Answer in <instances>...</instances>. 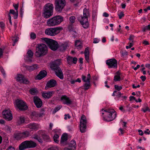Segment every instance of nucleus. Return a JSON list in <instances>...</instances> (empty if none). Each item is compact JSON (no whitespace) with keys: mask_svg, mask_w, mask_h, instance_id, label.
Segmentation results:
<instances>
[{"mask_svg":"<svg viewBox=\"0 0 150 150\" xmlns=\"http://www.w3.org/2000/svg\"><path fill=\"white\" fill-rule=\"evenodd\" d=\"M62 107V106L61 105H59L56 107L52 112L53 113L55 114L56 112L59 110Z\"/></svg>","mask_w":150,"mask_h":150,"instance_id":"e433bc0d","label":"nucleus"},{"mask_svg":"<svg viewBox=\"0 0 150 150\" xmlns=\"http://www.w3.org/2000/svg\"><path fill=\"white\" fill-rule=\"evenodd\" d=\"M148 30V28L147 27V26H144L143 28H142V31L143 32H145L146 30Z\"/></svg>","mask_w":150,"mask_h":150,"instance_id":"0e129e2a","label":"nucleus"},{"mask_svg":"<svg viewBox=\"0 0 150 150\" xmlns=\"http://www.w3.org/2000/svg\"><path fill=\"white\" fill-rule=\"evenodd\" d=\"M21 136L22 138H23L28 137L30 134V132L28 131H25L21 133Z\"/></svg>","mask_w":150,"mask_h":150,"instance_id":"2f4dec72","label":"nucleus"},{"mask_svg":"<svg viewBox=\"0 0 150 150\" xmlns=\"http://www.w3.org/2000/svg\"><path fill=\"white\" fill-rule=\"evenodd\" d=\"M54 70L55 72L56 76L61 79H64L63 73L60 68L58 67L54 68Z\"/></svg>","mask_w":150,"mask_h":150,"instance_id":"2eb2a0df","label":"nucleus"},{"mask_svg":"<svg viewBox=\"0 0 150 150\" xmlns=\"http://www.w3.org/2000/svg\"><path fill=\"white\" fill-rule=\"evenodd\" d=\"M100 113L104 120L106 121H111L115 119L117 116L115 111L112 109L109 108L106 110L102 109Z\"/></svg>","mask_w":150,"mask_h":150,"instance_id":"f257e3e1","label":"nucleus"},{"mask_svg":"<svg viewBox=\"0 0 150 150\" xmlns=\"http://www.w3.org/2000/svg\"><path fill=\"white\" fill-rule=\"evenodd\" d=\"M12 40L13 42V46H14L16 42L18 41V38L17 37H13Z\"/></svg>","mask_w":150,"mask_h":150,"instance_id":"a19ab883","label":"nucleus"},{"mask_svg":"<svg viewBox=\"0 0 150 150\" xmlns=\"http://www.w3.org/2000/svg\"><path fill=\"white\" fill-rule=\"evenodd\" d=\"M67 47L68 45L67 43H61L59 46L58 45V48L60 51L63 52L66 50Z\"/></svg>","mask_w":150,"mask_h":150,"instance_id":"bb28decb","label":"nucleus"},{"mask_svg":"<svg viewBox=\"0 0 150 150\" xmlns=\"http://www.w3.org/2000/svg\"><path fill=\"white\" fill-rule=\"evenodd\" d=\"M6 150H15L14 147L12 146H9Z\"/></svg>","mask_w":150,"mask_h":150,"instance_id":"4d7b16f0","label":"nucleus"},{"mask_svg":"<svg viewBox=\"0 0 150 150\" xmlns=\"http://www.w3.org/2000/svg\"><path fill=\"white\" fill-rule=\"evenodd\" d=\"M63 20L62 17L57 16L48 19L47 22V24L49 26H55L59 25Z\"/></svg>","mask_w":150,"mask_h":150,"instance_id":"20e7f679","label":"nucleus"},{"mask_svg":"<svg viewBox=\"0 0 150 150\" xmlns=\"http://www.w3.org/2000/svg\"><path fill=\"white\" fill-rule=\"evenodd\" d=\"M67 139L68 136L67 134L66 133L63 134L61 137V143L63 145L66 144Z\"/></svg>","mask_w":150,"mask_h":150,"instance_id":"393cba45","label":"nucleus"},{"mask_svg":"<svg viewBox=\"0 0 150 150\" xmlns=\"http://www.w3.org/2000/svg\"><path fill=\"white\" fill-rule=\"evenodd\" d=\"M64 150H75L74 149H72L69 147H66L65 148Z\"/></svg>","mask_w":150,"mask_h":150,"instance_id":"774afa93","label":"nucleus"},{"mask_svg":"<svg viewBox=\"0 0 150 150\" xmlns=\"http://www.w3.org/2000/svg\"><path fill=\"white\" fill-rule=\"evenodd\" d=\"M13 15L14 18L16 19L18 16V11H16V13Z\"/></svg>","mask_w":150,"mask_h":150,"instance_id":"603ef678","label":"nucleus"},{"mask_svg":"<svg viewBox=\"0 0 150 150\" xmlns=\"http://www.w3.org/2000/svg\"><path fill=\"white\" fill-rule=\"evenodd\" d=\"M106 64L109 68H117V61L114 59H111L107 60Z\"/></svg>","mask_w":150,"mask_h":150,"instance_id":"ddd939ff","label":"nucleus"},{"mask_svg":"<svg viewBox=\"0 0 150 150\" xmlns=\"http://www.w3.org/2000/svg\"><path fill=\"white\" fill-rule=\"evenodd\" d=\"M54 93V92L53 91L44 92L42 93V96L45 98L49 99L52 96Z\"/></svg>","mask_w":150,"mask_h":150,"instance_id":"4be33fe9","label":"nucleus"},{"mask_svg":"<svg viewBox=\"0 0 150 150\" xmlns=\"http://www.w3.org/2000/svg\"><path fill=\"white\" fill-rule=\"evenodd\" d=\"M16 13V12L13 9H11L10 10V13H11L13 15Z\"/></svg>","mask_w":150,"mask_h":150,"instance_id":"e2e57ef3","label":"nucleus"},{"mask_svg":"<svg viewBox=\"0 0 150 150\" xmlns=\"http://www.w3.org/2000/svg\"><path fill=\"white\" fill-rule=\"evenodd\" d=\"M68 147L72 149L75 150L76 147V143L75 141L74 140H72L71 141Z\"/></svg>","mask_w":150,"mask_h":150,"instance_id":"c756f323","label":"nucleus"},{"mask_svg":"<svg viewBox=\"0 0 150 150\" xmlns=\"http://www.w3.org/2000/svg\"><path fill=\"white\" fill-rule=\"evenodd\" d=\"M103 16L105 17H108L109 16V14L106 12H104L103 13Z\"/></svg>","mask_w":150,"mask_h":150,"instance_id":"69168bd1","label":"nucleus"},{"mask_svg":"<svg viewBox=\"0 0 150 150\" xmlns=\"http://www.w3.org/2000/svg\"><path fill=\"white\" fill-rule=\"evenodd\" d=\"M38 133L39 135H34L33 138L37 140L38 142L40 143H42L43 142L42 139L40 137V136H41L44 139H47L49 138V136L45 134L44 131L39 130L38 132Z\"/></svg>","mask_w":150,"mask_h":150,"instance_id":"9d476101","label":"nucleus"},{"mask_svg":"<svg viewBox=\"0 0 150 150\" xmlns=\"http://www.w3.org/2000/svg\"><path fill=\"white\" fill-rule=\"evenodd\" d=\"M28 128L31 129V130H38L41 128L39 124L34 123H30L27 125Z\"/></svg>","mask_w":150,"mask_h":150,"instance_id":"f3484780","label":"nucleus"},{"mask_svg":"<svg viewBox=\"0 0 150 150\" xmlns=\"http://www.w3.org/2000/svg\"><path fill=\"white\" fill-rule=\"evenodd\" d=\"M47 74V72L45 70L40 71V73L36 77L37 79L40 80L45 77Z\"/></svg>","mask_w":150,"mask_h":150,"instance_id":"a878e982","label":"nucleus"},{"mask_svg":"<svg viewBox=\"0 0 150 150\" xmlns=\"http://www.w3.org/2000/svg\"><path fill=\"white\" fill-rule=\"evenodd\" d=\"M66 4L65 0H55V9L57 12L61 13Z\"/></svg>","mask_w":150,"mask_h":150,"instance_id":"1a4fd4ad","label":"nucleus"},{"mask_svg":"<svg viewBox=\"0 0 150 150\" xmlns=\"http://www.w3.org/2000/svg\"><path fill=\"white\" fill-rule=\"evenodd\" d=\"M47 52L46 45L44 44H38L36 46L35 56L40 57L46 55Z\"/></svg>","mask_w":150,"mask_h":150,"instance_id":"f03ea898","label":"nucleus"},{"mask_svg":"<svg viewBox=\"0 0 150 150\" xmlns=\"http://www.w3.org/2000/svg\"><path fill=\"white\" fill-rule=\"evenodd\" d=\"M13 6L15 8V9L16 10V11H17L18 7V4H13Z\"/></svg>","mask_w":150,"mask_h":150,"instance_id":"13d9d810","label":"nucleus"},{"mask_svg":"<svg viewBox=\"0 0 150 150\" xmlns=\"http://www.w3.org/2000/svg\"><path fill=\"white\" fill-rule=\"evenodd\" d=\"M33 54V53L31 50H28L27 52V54L24 57V59L28 62H31Z\"/></svg>","mask_w":150,"mask_h":150,"instance_id":"412c9836","label":"nucleus"},{"mask_svg":"<svg viewBox=\"0 0 150 150\" xmlns=\"http://www.w3.org/2000/svg\"><path fill=\"white\" fill-rule=\"evenodd\" d=\"M81 78L82 81H83L84 82H86L90 81V74H88L87 75V77L83 75H82L81 76Z\"/></svg>","mask_w":150,"mask_h":150,"instance_id":"cd10ccee","label":"nucleus"},{"mask_svg":"<svg viewBox=\"0 0 150 150\" xmlns=\"http://www.w3.org/2000/svg\"><path fill=\"white\" fill-rule=\"evenodd\" d=\"M138 132L139 133V134L140 135H141V136L143 135V133L142 131L141 130H138Z\"/></svg>","mask_w":150,"mask_h":150,"instance_id":"338daca9","label":"nucleus"},{"mask_svg":"<svg viewBox=\"0 0 150 150\" xmlns=\"http://www.w3.org/2000/svg\"><path fill=\"white\" fill-rule=\"evenodd\" d=\"M30 37L31 39H34L36 38V35L34 33H32L30 35Z\"/></svg>","mask_w":150,"mask_h":150,"instance_id":"de8ad7c7","label":"nucleus"},{"mask_svg":"<svg viewBox=\"0 0 150 150\" xmlns=\"http://www.w3.org/2000/svg\"><path fill=\"white\" fill-rule=\"evenodd\" d=\"M75 45L76 48L79 50H81L82 47V43L79 40H76L75 41Z\"/></svg>","mask_w":150,"mask_h":150,"instance_id":"c85d7f7f","label":"nucleus"},{"mask_svg":"<svg viewBox=\"0 0 150 150\" xmlns=\"http://www.w3.org/2000/svg\"><path fill=\"white\" fill-rule=\"evenodd\" d=\"M120 73L118 71L116 73V75L114 76V80L117 81H120Z\"/></svg>","mask_w":150,"mask_h":150,"instance_id":"72a5a7b5","label":"nucleus"},{"mask_svg":"<svg viewBox=\"0 0 150 150\" xmlns=\"http://www.w3.org/2000/svg\"><path fill=\"white\" fill-rule=\"evenodd\" d=\"M34 102L38 108H40L42 105V101L41 99L37 97H34L33 98Z\"/></svg>","mask_w":150,"mask_h":150,"instance_id":"aec40b11","label":"nucleus"},{"mask_svg":"<svg viewBox=\"0 0 150 150\" xmlns=\"http://www.w3.org/2000/svg\"><path fill=\"white\" fill-rule=\"evenodd\" d=\"M61 100L63 103L69 105L71 103V101L69 98L65 96H63L61 97Z\"/></svg>","mask_w":150,"mask_h":150,"instance_id":"6ab92c4d","label":"nucleus"},{"mask_svg":"<svg viewBox=\"0 0 150 150\" xmlns=\"http://www.w3.org/2000/svg\"><path fill=\"white\" fill-rule=\"evenodd\" d=\"M133 44L132 43L130 42L129 43V46H127L126 47V48L127 49H128L129 48H130L132 47L133 46Z\"/></svg>","mask_w":150,"mask_h":150,"instance_id":"864d4df0","label":"nucleus"},{"mask_svg":"<svg viewBox=\"0 0 150 150\" xmlns=\"http://www.w3.org/2000/svg\"><path fill=\"white\" fill-rule=\"evenodd\" d=\"M56 85L57 82L55 80L53 79H51L47 82L45 89H47L49 88H50L55 86Z\"/></svg>","mask_w":150,"mask_h":150,"instance_id":"a211bd4d","label":"nucleus"},{"mask_svg":"<svg viewBox=\"0 0 150 150\" xmlns=\"http://www.w3.org/2000/svg\"><path fill=\"white\" fill-rule=\"evenodd\" d=\"M21 133H16L14 135L15 138L17 140L19 139L22 138V137L21 136Z\"/></svg>","mask_w":150,"mask_h":150,"instance_id":"ea45409f","label":"nucleus"},{"mask_svg":"<svg viewBox=\"0 0 150 150\" xmlns=\"http://www.w3.org/2000/svg\"><path fill=\"white\" fill-rule=\"evenodd\" d=\"M54 6L53 4H47L44 7L42 16L45 18H48L53 15Z\"/></svg>","mask_w":150,"mask_h":150,"instance_id":"39448f33","label":"nucleus"},{"mask_svg":"<svg viewBox=\"0 0 150 150\" xmlns=\"http://www.w3.org/2000/svg\"><path fill=\"white\" fill-rule=\"evenodd\" d=\"M25 118L23 116L20 117L18 120V124H21L23 123L24 122Z\"/></svg>","mask_w":150,"mask_h":150,"instance_id":"f704fd0d","label":"nucleus"},{"mask_svg":"<svg viewBox=\"0 0 150 150\" xmlns=\"http://www.w3.org/2000/svg\"><path fill=\"white\" fill-rule=\"evenodd\" d=\"M71 118V116L69 114H65L64 115V119L65 120H67V119H70Z\"/></svg>","mask_w":150,"mask_h":150,"instance_id":"09e8293b","label":"nucleus"},{"mask_svg":"<svg viewBox=\"0 0 150 150\" xmlns=\"http://www.w3.org/2000/svg\"><path fill=\"white\" fill-rule=\"evenodd\" d=\"M77 60V59L76 57L73 58L72 57L68 56L67 58V63L69 64H71L73 63L76 64Z\"/></svg>","mask_w":150,"mask_h":150,"instance_id":"5701e85b","label":"nucleus"},{"mask_svg":"<svg viewBox=\"0 0 150 150\" xmlns=\"http://www.w3.org/2000/svg\"><path fill=\"white\" fill-rule=\"evenodd\" d=\"M90 81L86 82H85V83L83 84V86L84 87V90L85 91L87 90L91 86V85L90 84Z\"/></svg>","mask_w":150,"mask_h":150,"instance_id":"473e14b6","label":"nucleus"},{"mask_svg":"<svg viewBox=\"0 0 150 150\" xmlns=\"http://www.w3.org/2000/svg\"><path fill=\"white\" fill-rule=\"evenodd\" d=\"M87 121L85 116L82 115L80 121V130L81 133H84L86 131Z\"/></svg>","mask_w":150,"mask_h":150,"instance_id":"9b49d317","label":"nucleus"},{"mask_svg":"<svg viewBox=\"0 0 150 150\" xmlns=\"http://www.w3.org/2000/svg\"><path fill=\"white\" fill-rule=\"evenodd\" d=\"M17 80L21 83H23L26 84H29V81L27 79L25 78L22 74H18L17 76Z\"/></svg>","mask_w":150,"mask_h":150,"instance_id":"dca6fc26","label":"nucleus"},{"mask_svg":"<svg viewBox=\"0 0 150 150\" xmlns=\"http://www.w3.org/2000/svg\"><path fill=\"white\" fill-rule=\"evenodd\" d=\"M30 93L32 95H35L38 93V91L36 88H32L29 91Z\"/></svg>","mask_w":150,"mask_h":150,"instance_id":"c9c22d12","label":"nucleus"},{"mask_svg":"<svg viewBox=\"0 0 150 150\" xmlns=\"http://www.w3.org/2000/svg\"><path fill=\"white\" fill-rule=\"evenodd\" d=\"M48 150H58V148L57 146H53L49 148Z\"/></svg>","mask_w":150,"mask_h":150,"instance_id":"c03bdc74","label":"nucleus"},{"mask_svg":"<svg viewBox=\"0 0 150 150\" xmlns=\"http://www.w3.org/2000/svg\"><path fill=\"white\" fill-rule=\"evenodd\" d=\"M61 62L60 60L59 59H57L54 62V65H56L57 66L60 65L61 64Z\"/></svg>","mask_w":150,"mask_h":150,"instance_id":"37998d69","label":"nucleus"},{"mask_svg":"<svg viewBox=\"0 0 150 150\" xmlns=\"http://www.w3.org/2000/svg\"><path fill=\"white\" fill-rule=\"evenodd\" d=\"M89 16V12L86 8L84 9L83 10V15L79 16L77 19L80 21L81 24L83 27L85 28H87L89 25L88 20V18Z\"/></svg>","mask_w":150,"mask_h":150,"instance_id":"7ed1b4c3","label":"nucleus"},{"mask_svg":"<svg viewBox=\"0 0 150 150\" xmlns=\"http://www.w3.org/2000/svg\"><path fill=\"white\" fill-rule=\"evenodd\" d=\"M144 133L146 134H150V131H149L148 129H147L146 130L144 131Z\"/></svg>","mask_w":150,"mask_h":150,"instance_id":"052dcab7","label":"nucleus"},{"mask_svg":"<svg viewBox=\"0 0 150 150\" xmlns=\"http://www.w3.org/2000/svg\"><path fill=\"white\" fill-rule=\"evenodd\" d=\"M76 19L75 17L74 16H72L69 18V21L72 23H74Z\"/></svg>","mask_w":150,"mask_h":150,"instance_id":"79ce46f5","label":"nucleus"},{"mask_svg":"<svg viewBox=\"0 0 150 150\" xmlns=\"http://www.w3.org/2000/svg\"><path fill=\"white\" fill-rule=\"evenodd\" d=\"M141 110L144 112H145L147 111H149V108L146 104L144 105L142 109Z\"/></svg>","mask_w":150,"mask_h":150,"instance_id":"4c0bfd02","label":"nucleus"},{"mask_svg":"<svg viewBox=\"0 0 150 150\" xmlns=\"http://www.w3.org/2000/svg\"><path fill=\"white\" fill-rule=\"evenodd\" d=\"M0 70H1V71L2 73V74H3V75L5 76L6 75L5 71L4 70V69H3V68L2 67H0Z\"/></svg>","mask_w":150,"mask_h":150,"instance_id":"8fccbe9b","label":"nucleus"},{"mask_svg":"<svg viewBox=\"0 0 150 150\" xmlns=\"http://www.w3.org/2000/svg\"><path fill=\"white\" fill-rule=\"evenodd\" d=\"M4 26L5 24L3 22H1L0 23V26L1 28H3L4 27Z\"/></svg>","mask_w":150,"mask_h":150,"instance_id":"5fc2aeb1","label":"nucleus"},{"mask_svg":"<svg viewBox=\"0 0 150 150\" xmlns=\"http://www.w3.org/2000/svg\"><path fill=\"white\" fill-rule=\"evenodd\" d=\"M25 67L27 70L30 72L36 70L39 68L37 64H35L31 66L26 65Z\"/></svg>","mask_w":150,"mask_h":150,"instance_id":"b1692460","label":"nucleus"},{"mask_svg":"<svg viewBox=\"0 0 150 150\" xmlns=\"http://www.w3.org/2000/svg\"><path fill=\"white\" fill-rule=\"evenodd\" d=\"M3 118L8 121L11 120L13 118L12 114L10 110H6L2 112Z\"/></svg>","mask_w":150,"mask_h":150,"instance_id":"4468645a","label":"nucleus"},{"mask_svg":"<svg viewBox=\"0 0 150 150\" xmlns=\"http://www.w3.org/2000/svg\"><path fill=\"white\" fill-rule=\"evenodd\" d=\"M118 15L119 16V18L120 19H121L122 17H123L124 16V14L122 12H120V13L118 14Z\"/></svg>","mask_w":150,"mask_h":150,"instance_id":"3c124183","label":"nucleus"},{"mask_svg":"<svg viewBox=\"0 0 150 150\" xmlns=\"http://www.w3.org/2000/svg\"><path fill=\"white\" fill-rule=\"evenodd\" d=\"M59 138L58 135L57 134H55L53 137V139L54 142L57 143H58L59 142V140L58 139Z\"/></svg>","mask_w":150,"mask_h":150,"instance_id":"58836bf2","label":"nucleus"},{"mask_svg":"<svg viewBox=\"0 0 150 150\" xmlns=\"http://www.w3.org/2000/svg\"><path fill=\"white\" fill-rule=\"evenodd\" d=\"M116 94L117 96H118V97H120L121 95H122V94L120 92L117 91V92L116 93Z\"/></svg>","mask_w":150,"mask_h":150,"instance_id":"680f3d73","label":"nucleus"},{"mask_svg":"<svg viewBox=\"0 0 150 150\" xmlns=\"http://www.w3.org/2000/svg\"><path fill=\"white\" fill-rule=\"evenodd\" d=\"M115 89L117 91H119L122 89V87L121 86H119L117 85H115L114 86Z\"/></svg>","mask_w":150,"mask_h":150,"instance_id":"a18cd8bd","label":"nucleus"},{"mask_svg":"<svg viewBox=\"0 0 150 150\" xmlns=\"http://www.w3.org/2000/svg\"><path fill=\"white\" fill-rule=\"evenodd\" d=\"M140 78L143 81H144L146 79V77L145 76H142L140 77Z\"/></svg>","mask_w":150,"mask_h":150,"instance_id":"bf43d9fd","label":"nucleus"},{"mask_svg":"<svg viewBox=\"0 0 150 150\" xmlns=\"http://www.w3.org/2000/svg\"><path fill=\"white\" fill-rule=\"evenodd\" d=\"M42 39L49 45V47L52 50L55 51L57 49L58 44L56 41L46 38H43Z\"/></svg>","mask_w":150,"mask_h":150,"instance_id":"6e6552de","label":"nucleus"},{"mask_svg":"<svg viewBox=\"0 0 150 150\" xmlns=\"http://www.w3.org/2000/svg\"><path fill=\"white\" fill-rule=\"evenodd\" d=\"M36 146L35 143L31 141H25L19 145V149L20 150L30 148H33Z\"/></svg>","mask_w":150,"mask_h":150,"instance_id":"0eeeda50","label":"nucleus"},{"mask_svg":"<svg viewBox=\"0 0 150 150\" xmlns=\"http://www.w3.org/2000/svg\"><path fill=\"white\" fill-rule=\"evenodd\" d=\"M89 48L87 47L86 48L84 51V54L85 59L87 62L89 60Z\"/></svg>","mask_w":150,"mask_h":150,"instance_id":"7c9ffc66","label":"nucleus"},{"mask_svg":"<svg viewBox=\"0 0 150 150\" xmlns=\"http://www.w3.org/2000/svg\"><path fill=\"white\" fill-rule=\"evenodd\" d=\"M16 104L17 108L21 110H25L27 109V106L26 103L21 100H16Z\"/></svg>","mask_w":150,"mask_h":150,"instance_id":"f8f14e48","label":"nucleus"},{"mask_svg":"<svg viewBox=\"0 0 150 150\" xmlns=\"http://www.w3.org/2000/svg\"><path fill=\"white\" fill-rule=\"evenodd\" d=\"M100 40L99 39L95 38L93 42L94 43H98L100 41Z\"/></svg>","mask_w":150,"mask_h":150,"instance_id":"6e6d98bb","label":"nucleus"},{"mask_svg":"<svg viewBox=\"0 0 150 150\" xmlns=\"http://www.w3.org/2000/svg\"><path fill=\"white\" fill-rule=\"evenodd\" d=\"M6 130L8 132H11V127L8 126H6L5 127Z\"/></svg>","mask_w":150,"mask_h":150,"instance_id":"49530a36","label":"nucleus"},{"mask_svg":"<svg viewBox=\"0 0 150 150\" xmlns=\"http://www.w3.org/2000/svg\"><path fill=\"white\" fill-rule=\"evenodd\" d=\"M63 29L62 27L47 28L45 30L46 35L50 36H54L59 33Z\"/></svg>","mask_w":150,"mask_h":150,"instance_id":"423d86ee","label":"nucleus"}]
</instances>
